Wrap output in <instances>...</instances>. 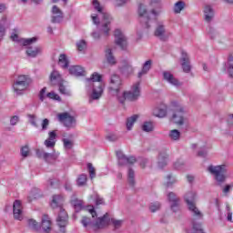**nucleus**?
Returning a JSON list of instances; mask_svg holds the SVG:
<instances>
[{
    "mask_svg": "<svg viewBox=\"0 0 233 233\" xmlns=\"http://www.w3.org/2000/svg\"><path fill=\"white\" fill-rule=\"evenodd\" d=\"M28 119H29V123L35 127V128H37L38 125H37V117L35 116V115H28Z\"/></svg>",
    "mask_w": 233,
    "mask_h": 233,
    "instance_id": "5fc2aeb1",
    "label": "nucleus"
},
{
    "mask_svg": "<svg viewBox=\"0 0 233 233\" xmlns=\"http://www.w3.org/2000/svg\"><path fill=\"white\" fill-rule=\"evenodd\" d=\"M176 183H177V177H176V175L172 173L167 174L164 178V185L167 188L170 187H174Z\"/></svg>",
    "mask_w": 233,
    "mask_h": 233,
    "instance_id": "393cba45",
    "label": "nucleus"
},
{
    "mask_svg": "<svg viewBox=\"0 0 233 233\" xmlns=\"http://www.w3.org/2000/svg\"><path fill=\"white\" fill-rule=\"evenodd\" d=\"M142 130L144 132H153L154 131V124L152 122H144L142 125Z\"/></svg>",
    "mask_w": 233,
    "mask_h": 233,
    "instance_id": "a18cd8bd",
    "label": "nucleus"
},
{
    "mask_svg": "<svg viewBox=\"0 0 233 233\" xmlns=\"http://www.w3.org/2000/svg\"><path fill=\"white\" fill-rule=\"evenodd\" d=\"M63 143H64V148L66 150H71L74 147V140L69 139V138H63Z\"/></svg>",
    "mask_w": 233,
    "mask_h": 233,
    "instance_id": "49530a36",
    "label": "nucleus"
},
{
    "mask_svg": "<svg viewBox=\"0 0 233 233\" xmlns=\"http://www.w3.org/2000/svg\"><path fill=\"white\" fill-rule=\"evenodd\" d=\"M168 137L171 141H179L181 139V132L177 129H172L168 133Z\"/></svg>",
    "mask_w": 233,
    "mask_h": 233,
    "instance_id": "c9c22d12",
    "label": "nucleus"
},
{
    "mask_svg": "<svg viewBox=\"0 0 233 233\" xmlns=\"http://www.w3.org/2000/svg\"><path fill=\"white\" fill-rule=\"evenodd\" d=\"M163 80L176 88L181 86V82L170 71H164L162 73Z\"/></svg>",
    "mask_w": 233,
    "mask_h": 233,
    "instance_id": "4468645a",
    "label": "nucleus"
},
{
    "mask_svg": "<svg viewBox=\"0 0 233 233\" xmlns=\"http://www.w3.org/2000/svg\"><path fill=\"white\" fill-rule=\"evenodd\" d=\"M122 65L124 66V76H132V74H134V67L132 66V62L130 60H123Z\"/></svg>",
    "mask_w": 233,
    "mask_h": 233,
    "instance_id": "a878e982",
    "label": "nucleus"
},
{
    "mask_svg": "<svg viewBox=\"0 0 233 233\" xmlns=\"http://www.w3.org/2000/svg\"><path fill=\"white\" fill-rule=\"evenodd\" d=\"M69 74L76 77H81L86 74V71L85 70V67L81 66H71L69 67Z\"/></svg>",
    "mask_w": 233,
    "mask_h": 233,
    "instance_id": "4be33fe9",
    "label": "nucleus"
},
{
    "mask_svg": "<svg viewBox=\"0 0 233 233\" xmlns=\"http://www.w3.org/2000/svg\"><path fill=\"white\" fill-rule=\"evenodd\" d=\"M114 37L116 45L122 50H127V46H128V39L121 29L117 28L114 31Z\"/></svg>",
    "mask_w": 233,
    "mask_h": 233,
    "instance_id": "ddd939ff",
    "label": "nucleus"
},
{
    "mask_svg": "<svg viewBox=\"0 0 233 233\" xmlns=\"http://www.w3.org/2000/svg\"><path fill=\"white\" fill-rule=\"evenodd\" d=\"M204 16H205L206 21H208V22L212 21V18L214 17V9H212V6L205 5Z\"/></svg>",
    "mask_w": 233,
    "mask_h": 233,
    "instance_id": "473e14b6",
    "label": "nucleus"
},
{
    "mask_svg": "<svg viewBox=\"0 0 233 233\" xmlns=\"http://www.w3.org/2000/svg\"><path fill=\"white\" fill-rule=\"evenodd\" d=\"M65 198L61 195H54L50 203L51 208H59L56 223L60 228L57 233H65V227L68 225V214L63 208Z\"/></svg>",
    "mask_w": 233,
    "mask_h": 233,
    "instance_id": "423d86ee",
    "label": "nucleus"
},
{
    "mask_svg": "<svg viewBox=\"0 0 233 233\" xmlns=\"http://www.w3.org/2000/svg\"><path fill=\"white\" fill-rule=\"evenodd\" d=\"M49 125H50V120H48V118L44 119L41 123L42 131L48 130Z\"/></svg>",
    "mask_w": 233,
    "mask_h": 233,
    "instance_id": "13d9d810",
    "label": "nucleus"
},
{
    "mask_svg": "<svg viewBox=\"0 0 233 233\" xmlns=\"http://www.w3.org/2000/svg\"><path fill=\"white\" fill-rule=\"evenodd\" d=\"M57 86H59L60 94H63L64 96H70V90L66 88V86H65L63 82L61 84H58Z\"/></svg>",
    "mask_w": 233,
    "mask_h": 233,
    "instance_id": "8fccbe9b",
    "label": "nucleus"
},
{
    "mask_svg": "<svg viewBox=\"0 0 233 233\" xmlns=\"http://www.w3.org/2000/svg\"><path fill=\"white\" fill-rule=\"evenodd\" d=\"M13 216L15 219L23 221V204L19 200H15L13 204Z\"/></svg>",
    "mask_w": 233,
    "mask_h": 233,
    "instance_id": "2eb2a0df",
    "label": "nucleus"
},
{
    "mask_svg": "<svg viewBox=\"0 0 233 233\" xmlns=\"http://www.w3.org/2000/svg\"><path fill=\"white\" fill-rule=\"evenodd\" d=\"M159 208H161V204L159 202L151 203L149 206V210L150 212H153V213L157 212Z\"/></svg>",
    "mask_w": 233,
    "mask_h": 233,
    "instance_id": "603ef678",
    "label": "nucleus"
},
{
    "mask_svg": "<svg viewBox=\"0 0 233 233\" xmlns=\"http://www.w3.org/2000/svg\"><path fill=\"white\" fill-rule=\"evenodd\" d=\"M49 81L53 86L61 85V83H64L63 76H61L59 71L54 69L49 76Z\"/></svg>",
    "mask_w": 233,
    "mask_h": 233,
    "instance_id": "6ab92c4d",
    "label": "nucleus"
},
{
    "mask_svg": "<svg viewBox=\"0 0 233 233\" xmlns=\"http://www.w3.org/2000/svg\"><path fill=\"white\" fill-rule=\"evenodd\" d=\"M228 126L229 127V128L233 127V114L228 115Z\"/></svg>",
    "mask_w": 233,
    "mask_h": 233,
    "instance_id": "69168bd1",
    "label": "nucleus"
},
{
    "mask_svg": "<svg viewBox=\"0 0 233 233\" xmlns=\"http://www.w3.org/2000/svg\"><path fill=\"white\" fill-rule=\"evenodd\" d=\"M106 59L109 65H116V57H114V54L112 53V49L106 48Z\"/></svg>",
    "mask_w": 233,
    "mask_h": 233,
    "instance_id": "e433bc0d",
    "label": "nucleus"
},
{
    "mask_svg": "<svg viewBox=\"0 0 233 233\" xmlns=\"http://www.w3.org/2000/svg\"><path fill=\"white\" fill-rule=\"evenodd\" d=\"M21 156L22 157H28V156H30V147H28V146H25L21 148Z\"/></svg>",
    "mask_w": 233,
    "mask_h": 233,
    "instance_id": "6e6d98bb",
    "label": "nucleus"
},
{
    "mask_svg": "<svg viewBox=\"0 0 233 233\" xmlns=\"http://www.w3.org/2000/svg\"><path fill=\"white\" fill-rule=\"evenodd\" d=\"M183 165H184L183 160H177L174 163V167L177 168V170H179V168H181V167H183Z\"/></svg>",
    "mask_w": 233,
    "mask_h": 233,
    "instance_id": "0e129e2a",
    "label": "nucleus"
},
{
    "mask_svg": "<svg viewBox=\"0 0 233 233\" xmlns=\"http://www.w3.org/2000/svg\"><path fill=\"white\" fill-rule=\"evenodd\" d=\"M57 119L58 121H60V123H63L66 128H68V129L76 128L77 125V120L76 119V116L66 112L58 114Z\"/></svg>",
    "mask_w": 233,
    "mask_h": 233,
    "instance_id": "f8f14e48",
    "label": "nucleus"
},
{
    "mask_svg": "<svg viewBox=\"0 0 233 233\" xmlns=\"http://www.w3.org/2000/svg\"><path fill=\"white\" fill-rule=\"evenodd\" d=\"M90 200L95 201L96 205H103L105 203V199L97 195V193H94L93 195H91Z\"/></svg>",
    "mask_w": 233,
    "mask_h": 233,
    "instance_id": "37998d69",
    "label": "nucleus"
},
{
    "mask_svg": "<svg viewBox=\"0 0 233 233\" xmlns=\"http://www.w3.org/2000/svg\"><path fill=\"white\" fill-rule=\"evenodd\" d=\"M226 210L228 212L227 220L232 223V211L230 210V206L227 205Z\"/></svg>",
    "mask_w": 233,
    "mask_h": 233,
    "instance_id": "052dcab7",
    "label": "nucleus"
},
{
    "mask_svg": "<svg viewBox=\"0 0 233 233\" xmlns=\"http://www.w3.org/2000/svg\"><path fill=\"white\" fill-rule=\"evenodd\" d=\"M58 65L61 68H68V57H66V55L62 54L59 56Z\"/></svg>",
    "mask_w": 233,
    "mask_h": 233,
    "instance_id": "4c0bfd02",
    "label": "nucleus"
},
{
    "mask_svg": "<svg viewBox=\"0 0 233 233\" xmlns=\"http://www.w3.org/2000/svg\"><path fill=\"white\" fill-rule=\"evenodd\" d=\"M123 80L117 74L111 75L109 78L108 91L112 96H116L119 103L127 101H136L141 96V82H136L130 91L121 90Z\"/></svg>",
    "mask_w": 233,
    "mask_h": 233,
    "instance_id": "f257e3e1",
    "label": "nucleus"
},
{
    "mask_svg": "<svg viewBox=\"0 0 233 233\" xmlns=\"http://www.w3.org/2000/svg\"><path fill=\"white\" fill-rule=\"evenodd\" d=\"M137 119H139V116L137 115H133L130 117H128L126 123L127 130H132Z\"/></svg>",
    "mask_w": 233,
    "mask_h": 233,
    "instance_id": "f704fd0d",
    "label": "nucleus"
},
{
    "mask_svg": "<svg viewBox=\"0 0 233 233\" xmlns=\"http://www.w3.org/2000/svg\"><path fill=\"white\" fill-rule=\"evenodd\" d=\"M86 90L87 92L89 103L99 99L105 91V82H103V76L95 72L89 78L86 79Z\"/></svg>",
    "mask_w": 233,
    "mask_h": 233,
    "instance_id": "20e7f679",
    "label": "nucleus"
},
{
    "mask_svg": "<svg viewBox=\"0 0 233 233\" xmlns=\"http://www.w3.org/2000/svg\"><path fill=\"white\" fill-rule=\"evenodd\" d=\"M86 210L92 216V219L84 217L81 221L83 227L87 229L92 228L93 230H99L111 224L115 230H118V228L123 227V223H125L123 219L111 218L108 213L105 214L102 218H97V213L96 212V209H94V206H87Z\"/></svg>",
    "mask_w": 233,
    "mask_h": 233,
    "instance_id": "f03ea898",
    "label": "nucleus"
},
{
    "mask_svg": "<svg viewBox=\"0 0 233 233\" xmlns=\"http://www.w3.org/2000/svg\"><path fill=\"white\" fill-rule=\"evenodd\" d=\"M10 23L5 16H3L0 20V41L4 39L5 35H6V29L8 28Z\"/></svg>",
    "mask_w": 233,
    "mask_h": 233,
    "instance_id": "b1692460",
    "label": "nucleus"
},
{
    "mask_svg": "<svg viewBox=\"0 0 233 233\" xmlns=\"http://www.w3.org/2000/svg\"><path fill=\"white\" fill-rule=\"evenodd\" d=\"M225 70H227L228 76L233 77V53L229 55L228 62L224 66Z\"/></svg>",
    "mask_w": 233,
    "mask_h": 233,
    "instance_id": "7c9ffc66",
    "label": "nucleus"
},
{
    "mask_svg": "<svg viewBox=\"0 0 233 233\" xmlns=\"http://www.w3.org/2000/svg\"><path fill=\"white\" fill-rule=\"evenodd\" d=\"M87 168L90 179H94V177H96V168H94V166H92V164L90 163L87 164Z\"/></svg>",
    "mask_w": 233,
    "mask_h": 233,
    "instance_id": "864d4df0",
    "label": "nucleus"
},
{
    "mask_svg": "<svg viewBox=\"0 0 233 233\" xmlns=\"http://www.w3.org/2000/svg\"><path fill=\"white\" fill-rule=\"evenodd\" d=\"M231 188H232V185L225 186L222 189L223 194H225V196H227V194H228V192H230Z\"/></svg>",
    "mask_w": 233,
    "mask_h": 233,
    "instance_id": "338daca9",
    "label": "nucleus"
},
{
    "mask_svg": "<svg viewBox=\"0 0 233 233\" xmlns=\"http://www.w3.org/2000/svg\"><path fill=\"white\" fill-rule=\"evenodd\" d=\"M52 23H61L63 21V11L57 7V5H54L52 8Z\"/></svg>",
    "mask_w": 233,
    "mask_h": 233,
    "instance_id": "412c9836",
    "label": "nucleus"
},
{
    "mask_svg": "<svg viewBox=\"0 0 233 233\" xmlns=\"http://www.w3.org/2000/svg\"><path fill=\"white\" fill-rule=\"evenodd\" d=\"M17 123H19V116H12L10 119V125H12L14 127V126L17 125Z\"/></svg>",
    "mask_w": 233,
    "mask_h": 233,
    "instance_id": "680f3d73",
    "label": "nucleus"
},
{
    "mask_svg": "<svg viewBox=\"0 0 233 233\" xmlns=\"http://www.w3.org/2000/svg\"><path fill=\"white\" fill-rule=\"evenodd\" d=\"M208 171L213 176L214 179L218 183H223L225 181V172H227V165L220 166H208Z\"/></svg>",
    "mask_w": 233,
    "mask_h": 233,
    "instance_id": "9b49d317",
    "label": "nucleus"
},
{
    "mask_svg": "<svg viewBox=\"0 0 233 233\" xmlns=\"http://www.w3.org/2000/svg\"><path fill=\"white\" fill-rule=\"evenodd\" d=\"M92 5L97 14H92L91 18L94 25L100 24V31H94L91 35L96 40L101 39V37H108L111 29L110 23L113 21L112 15L105 11V7L99 4V1L93 0Z\"/></svg>",
    "mask_w": 233,
    "mask_h": 233,
    "instance_id": "7ed1b4c3",
    "label": "nucleus"
},
{
    "mask_svg": "<svg viewBox=\"0 0 233 233\" xmlns=\"http://www.w3.org/2000/svg\"><path fill=\"white\" fill-rule=\"evenodd\" d=\"M198 155L200 157H205V156H207V150H200V151H198Z\"/></svg>",
    "mask_w": 233,
    "mask_h": 233,
    "instance_id": "774afa93",
    "label": "nucleus"
},
{
    "mask_svg": "<svg viewBox=\"0 0 233 233\" xmlns=\"http://www.w3.org/2000/svg\"><path fill=\"white\" fill-rule=\"evenodd\" d=\"M172 106L176 108V112L172 116V121L175 125L182 127V125L187 123V117H185V107L177 102H173Z\"/></svg>",
    "mask_w": 233,
    "mask_h": 233,
    "instance_id": "1a4fd4ad",
    "label": "nucleus"
},
{
    "mask_svg": "<svg viewBox=\"0 0 233 233\" xmlns=\"http://www.w3.org/2000/svg\"><path fill=\"white\" fill-rule=\"evenodd\" d=\"M167 114H168V107L166 104H160L153 109V116L156 117H167Z\"/></svg>",
    "mask_w": 233,
    "mask_h": 233,
    "instance_id": "f3484780",
    "label": "nucleus"
},
{
    "mask_svg": "<svg viewBox=\"0 0 233 233\" xmlns=\"http://www.w3.org/2000/svg\"><path fill=\"white\" fill-rule=\"evenodd\" d=\"M37 198H39V189L37 188H34L30 191L27 199L29 201V203H32V201L34 199H37Z\"/></svg>",
    "mask_w": 233,
    "mask_h": 233,
    "instance_id": "79ce46f5",
    "label": "nucleus"
},
{
    "mask_svg": "<svg viewBox=\"0 0 233 233\" xmlns=\"http://www.w3.org/2000/svg\"><path fill=\"white\" fill-rule=\"evenodd\" d=\"M46 97H48L49 99H53V101L61 102V96H59V95H57V93L54 91L47 93Z\"/></svg>",
    "mask_w": 233,
    "mask_h": 233,
    "instance_id": "3c124183",
    "label": "nucleus"
},
{
    "mask_svg": "<svg viewBox=\"0 0 233 233\" xmlns=\"http://www.w3.org/2000/svg\"><path fill=\"white\" fill-rule=\"evenodd\" d=\"M198 198V194L195 191H189L185 196V201L188 206L194 205L196 203V198Z\"/></svg>",
    "mask_w": 233,
    "mask_h": 233,
    "instance_id": "c756f323",
    "label": "nucleus"
},
{
    "mask_svg": "<svg viewBox=\"0 0 233 233\" xmlns=\"http://www.w3.org/2000/svg\"><path fill=\"white\" fill-rule=\"evenodd\" d=\"M180 54H181V57H180L181 63H190V56L187 51L182 50Z\"/></svg>",
    "mask_w": 233,
    "mask_h": 233,
    "instance_id": "09e8293b",
    "label": "nucleus"
},
{
    "mask_svg": "<svg viewBox=\"0 0 233 233\" xmlns=\"http://www.w3.org/2000/svg\"><path fill=\"white\" fill-rule=\"evenodd\" d=\"M27 226L32 230H39V228H41V226L39 225V223H37V221L32 218L27 220Z\"/></svg>",
    "mask_w": 233,
    "mask_h": 233,
    "instance_id": "c03bdc74",
    "label": "nucleus"
},
{
    "mask_svg": "<svg viewBox=\"0 0 233 233\" xmlns=\"http://www.w3.org/2000/svg\"><path fill=\"white\" fill-rule=\"evenodd\" d=\"M87 177L86 174L79 175L76 178L77 187H85L86 185Z\"/></svg>",
    "mask_w": 233,
    "mask_h": 233,
    "instance_id": "ea45409f",
    "label": "nucleus"
},
{
    "mask_svg": "<svg viewBox=\"0 0 233 233\" xmlns=\"http://www.w3.org/2000/svg\"><path fill=\"white\" fill-rule=\"evenodd\" d=\"M154 35L155 37H157V39H159L160 41H168V39H170V36L172 35V33H170L169 30L167 29V25H165V22L159 21L156 25Z\"/></svg>",
    "mask_w": 233,
    "mask_h": 233,
    "instance_id": "9d476101",
    "label": "nucleus"
},
{
    "mask_svg": "<svg viewBox=\"0 0 233 233\" xmlns=\"http://www.w3.org/2000/svg\"><path fill=\"white\" fill-rule=\"evenodd\" d=\"M167 199L170 203L171 210L173 212H177L179 210V198L174 192H170L167 194Z\"/></svg>",
    "mask_w": 233,
    "mask_h": 233,
    "instance_id": "a211bd4d",
    "label": "nucleus"
},
{
    "mask_svg": "<svg viewBox=\"0 0 233 233\" xmlns=\"http://www.w3.org/2000/svg\"><path fill=\"white\" fill-rule=\"evenodd\" d=\"M187 208L189 212H191L193 218H196L197 219H201V218H203V213L201 212V210H199V208H198L196 203L190 204L189 206H187Z\"/></svg>",
    "mask_w": 233,
    "mask_h": 233,
    "instance_id": "c85d7f7f",
    "label": "nucleus"
},
{
    "mask_svg": "<svg viewBox=\"0 0 233 233\" xmlns=\"http://www.w3.org/2000/svg\"><path fill=\"white\" fill-rule=\"evenodd\" d=\"M71 205L74 207L76 212H80V210L85 209V204L83 203V200L72 198Z\"/></svg>",
    "mask_w": 233,
    "mask_h": 233,
    "instance_id": "2f4dec72",
    "label": "nucleus"
},
{
    "mask_svg": "<svg viewBox=\"0 0 233 233\" xmlns=\"http://www.w3.org/2000/svg\"><path fill=\"white\" fill-rule=\"evenodd\" d=\"M12 41H15V43H18V45H21L22 46H25V54L27 57H37L38 56H41L43 54V47L41 46H34L35 43H37V37H32V38H21L19 35L15 33H12L11 35Z\"/></svg>",
    "mask_w": 233,
    "mask_h": 233,
    "instance_id": "39448f33",
    "label": "nucleus"
},
{
    "mask_svg": "<svg viewBox=\"0 0 233 233\" xmlns=\"http://www.w3.org/2000/svg\"><path fill=\"white\" fill-rule=\"evenodd\" d=\"M42 228L46 233H50V230H52V221L46 215H44L42 218Z\"/></svg>",
    "mask_w": 233,
    "mask_h": 233,
    "instance_id": "cd10ccee",
    "label": "nucleus"
},
{
    "mask_svg": "<svg viewBox=\"0 0 233 233\" xmlns=\"http://www.w3.org/2000/svg\"><path fill=\"white\" fill-rule=\"evenodd\" d=\"M168 163V156L167 154H159L158 156V168H163L164 167H167Z\"/></svg>",
    "mask_w": 233,
    "mask_h": 233,
    "instance_id": "72a5a7b5",
    "label": "nucleus"
},
{
    "mask_svg": "<svg viewBox=\"0 0 233 233\" xmlns=\"http://www.w3.org/2000/svg\"><path fill=\"white\" fill-rule=\"evenodd\" d=\"M106 138L108 141H117V135L111 133L107 135Z\"/></svg>",
    "mask_w": 233,
    "mask_h": 233,
    "instance_id": "e2e57ef3",
    "label": "nucleus"
},
{
    "mask_svg": "<svg viewBox=\"0 0 233 233\" xmlns=\"http://www.w3.org/2000/svg\"><path fill=\"white\" fill-rule=\"evenodd\" d=\"M30 83H32L30 76L26 75L19 76L13 84V90L15 94H16V96H22V94H25V90L30 86Z\"/></svg>",
    "mask_w": 233,
    "mask_h": 233,
    "instance_id": "6e6552de",
    "label": "nucleus"
},
{
    "mask_svg": "<svg viewBox=\"0 0 233 233\" xmlns=\"http://www.w3.org/2000/svg\"><path fill=\"white\" fill-rule=\"evenodd\" d=\"M187 233H205V232H203L201 224L198 223V224H193L191 228L187 229Z\"/></svg>",
    "mask_w": 233,
    "mask_h": 233,
    "instance_id": "58836bf2",
    "label": "nucleus"
},
{
    "mask_svg": "<svg viewBox=\"0 0 233 233\" xmlns=\"http://www.w3.org/2000/svg\"><path fill=\"white\" fill-rule=\"evenodd\" d=\"M127 181H128L129 185L136 184V173L134 172V169H132V168H128Z\"/></svg>",
    "mask_w": 233,
    "mask_h": 233,
    "instance_id": "a19ab883",
    "label": "nucleus"
},
{
    "mask_svg": "<svg viewBox=\"0 0 233 233\" xmlns=\"http://www.w3.org/2000/svg\"><path fill=\"white\" fill-rule=\"evenodd\" d=\"M150 68H152V60H147L143 64L142 69L137 73L138 79L145 77L150 72Z\"/></svg>",
    "mask_w": 233,
    "mask_h": 233,
    "instance_id": "5701e85b",
    "label": "nucleus"
},
{
    "mask_svg": "<svg viewBox=\"0 0 233 233\" xmlns=\"http://www.w3.org/2000/svg\"><path fill=\"white\" fill-rule=\"evenodd\" d=\"M57 137V131L53 130L48 132V137L45 140L44 145L46 148H54L56 147V138Z\"/></svg>",
    "mask_w": 233,
    "mask_h": 233,
    "instance_id": "aec40b11",
    "label": "nucleus"
},
{
    "mask_svg": "<svg viewBox=\"0 0 233 233\" xmlns=\"http://www.w3.org/2000/svg\"><path fill=\"white\" fill-rule=\"evenodd\" d=\"M76 48L78 52H85L86 50V41L81 39L76 42Z\"/></svg>",
    "mask_w": 233,
    "mask_h": 233,
    "instance_id": "de8ad7c7",
    "label": "nucleus"
},
{
    "mask_svg": "<svg viewBox=\"0 0 233 233\" xmlns=\"http://www.w3.org/2000/svg\"><path fill=\"white\" fill-rule=\"evenodd\" d=\"M149 14L152 16H150ZM149 14L148 5H147L146 4H140L138 6V15L142 17L141 23L142 26H144L145 28H151L152 21H154V19H157V17L161 15V10L152 9Z\"/></svg>",
    "mask_w": 233,
    "mask_h": 233,
    "instance_id": "0eeeda50",
    "label": "nucleus"
},
{
    "mask_svg": "<svg viewBox=\"0 0 233 233\" xmlns=\"http://www.w3.org/2000/svg\"><path fill=\"white\" fill-rule=\"evenodd\" d=\"M185 8H187V3H185L183 0H178L173 5L172 10L174 14L177 15L181 14Z\"/></svg>",
    "mask_w": 233,
    "mask_h": 233,
    "instance_id": "bb28decb",
    "label": "nucleus"
},
{
    "mask_svg": "<svg viewBox=\"0 0 233 233\" xmlns=\"http://www.w3.org/2000/svg\"><path fill=\"white\" fill-rule=\"evenodd\" d=\"M181 66H182L184 72H186L187 74H188V72H190V70L192 68L190 66V62H182Z\"/></svg>",
    "mask_w": 233,
    "mask_h": 233,
    "instance_id": "4d7b16f0",
    "label": "nucleus"
},
{
    "mask_svg": "<svg viewBox=\"0 0 233 233\" xmlns=\"http://www.w3.org/2000/svg\"><path fill=\"white\" fill-rule=\"evenodd\" d=\"M46 87H44L41 89L40 93H39V99L42 101H45V99H46Z\"/></svg>",
    "mask_w": 233,
    "mask_h": 233,
    "instance_id": "bf43d9fd",
    "label": "nucleus"
},
{
    "mask_svg": "<svg viewBox=\"0 0 233 233\" xmlns=\"http://www.w3.org/2000/svg\"><path fill=\"white\" fill-rule=\"evenodd\" d=\"M116 157L118 159V165H134L136 158L134 157H127L121 151H116Z\"/></svg>",
    "mask_w": 233,
    "mask_h": 233,
    "instance_id": "dca6fc26",
    "label": "nucleus"
}]
</instances>
